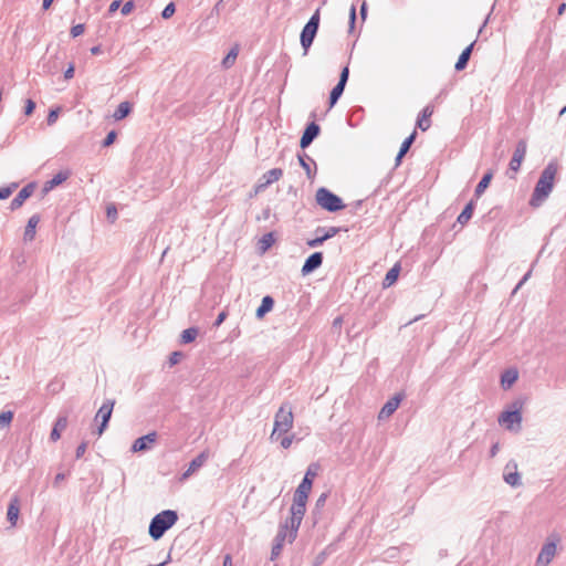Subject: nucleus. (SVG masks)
Wrapping results in <instances>:
<instances>
[{
    "label": "nucleus",
    "instance_id": "obj_49",
    "mask_svg": "<svg viewBox=\"0 0 566 566\" xmlns=\"http://www.w3.org/2000/svg\"><path fill=\"white\" fill-rule=\"evenodd\" d=\"M355 21H356V8H355V6H352L350 11H349V30L350 31L354 29Z\"/></svg>",
    "mask_w": 566,
    "mask_h": 566
},
{
    "label": "nucleus",
    "instance_id": "obj_12",
    "mask_svg": "<svg viewBox=\"0 0 566 566\" xmlns=\"http://www.w3.org/2000/svg\"><path fill=\"white\" fill-rule=\"evenodd\" d=\"M157 440V433L155 431L149 432L138 439H136L132 446V452H143L150 450Z\"/></svg>",
    "mask_w": 566,
    "mask_h": 566
},
{
    "label": "nucleus",
    "instance_id": "obj_6",
    "mask_svg": "<svg viewBox=\"0 0 566 566\" xmlns=\"http://www.w3.org/2000/svg\"><path fill=\"white\" fill-rule=\"evenodd\" d=\"M315 198L317 205L329 212L342 210L345 207L338 196L324 187L317 189Z\"/></svg>",
    "mask_w": 566,
    "mask_h": 566
},
{
    "label": "nucleus",
    "instance_id": "obj_30",
    "mask_svg": "<svg viewBox=\"0 0 566 566\" xmlns=\"http://www.w3.org/2000/svg\"><path fill=\"white\" fill-rule=\"evenodd\" d=\"M399 272H400V266L399 264H395L386 274L385 279H384V282H382V285L385 287H389L390 285H392L397 279H398V275H399Z\"/></svg>",
    "mask_w": 566,
    "mask_h": 566
},
{
    "label": "nucleus",
    "instance_id": "obj_22",
    "mask_svg": "<svg viewBox=\"0 0 566 566\" xmlns=\"http://www.w3.org/2000/svg\"><path fill=\"white\" fill-rule=\"evenodd\" d=\"M433 113V109L431 106H426L421 114L418 117L417 126L422 130L426 132L430 127V117Z\"/></svg>",
    "mask_w": 566,
    "mask_h": 566
},
{
    "label": "nucleus",
    "instance_id": "obj_32",
    "mask_svg": "<svg viewBox=\"0 0 566 566\" xmlns=\"http://www.w3.org/2000/svg\"><path fill=\"white\" fill-rule=\"evenodd\" d=\"M298 161L302 168L306 171L308 178L313 177L311 165L315 166V161L305 153L298 154Z\"/></svg>",
    "mask_w": 566,
    "mask_h": 566
},
{
    "label": "nucleus",
    "instance_id": "obj_10",
    "mask_svg": "<svg viewBox=\"0 0 566 566\" xmlns=\"http://www.w3.org/2000/svg\"><path fill=\"white\" fill-rule=\"evenodd\" d=\"M319 465L317 463H311L305 472L304 479L295 490L294 495H308L313 480L317 475Z\"/></svg>",
    "mask_w": 566,
    "mask_h": 566
},
{
    "label": "nucleus",
    "instance_id": "obj_31",
    "mask_svg": "<svg viewBox=\"0 0 566 566\" xmlns=\"http://www.w3.org/2000/svg\"><path fill=\"white\" fill-rule=\"evenodd\" d=\"M473 210H474V202L471 200L465 207L464 209L462 210V212L459 214L457 221L460 223V224H465L468 223V221L472 218V214H473Z\"/></svg>",
    "mask_w": 566,
    "mask_h": 566
},
{
    "label": "nucleus",
    "instance_id": "obj_47",
    "mask_svg": "<svg viewBox=\"0 0 566 566\" xmlns=\"http://www.w3.org/2000/svg\"><path fill=\"white\" fill-rule=\"evenodd\" d=\"M35 108V103L32 99L25 101L24 114L31 115Z\"/></svg>",
    "mask_w": 566,
    "mask_h": 566
},
{
    "label": "nucleus",
    "instance_id": "obj_21",
    "mask_svg": "<svg viewBox=\"0 0 566 566\" xmlns=\"http://www.w3.org/2000/svg\"><path fill=\"white\" fill-rule=\"evenodd\" d=\"M70 177L69 171H60L52 179L48 180L43 186V191L49 192L53 190L56 186L64 182Z\"/></svg>",
    "mask_w": 566,
    "mask_h": 566
},
{
    "label": "nucleus",
    "instance_id": "obj_42",
    "mask_svg": "<svg viewBox=\"0 0 566 566\" xmlns=\"http://www.w3.org/2000/svg\"><path fill=\"white\" fill-rule=\"evenodd\" d=\"M176 11V7L172 2L168 3L161 12L164 19H169Z\"/></svg>",
    "mask_w": 566,
    "mask_h": 566
},
{
    "label": "nucleus",
    "instance_id": "obj_55",
    "mask_svg": "<svg viewBox=\"0 0 566 566\" xmlns=\"http://www.w3.org/2000/svg\"><path fill=\"white\" fill-rule=\"evenodd\" d=\"M180 356H181V354L178 353V352L171 353L170 358H169L170 365L177 364L179 361V359H180Z\"/></svg>",
    "mask_w": 566,
    "mask_h": 566
},
{
    "label": "nucleus",
    "instance_id": "obj_60",
    "mask_svg": "<svg viewBox=\"0 0 566 566\" xmlns=\"http://www.w3.org/2000/svg\"><path fill=\"white\" fill-rule=\"evenodd\" d=\"M91 53H92L93 55H97V54H99V53H101V48H99V46H93V48L91 49Z\"/></svg>",
    "mask_w": 566,
    "mask_h": 566
},
{
    "label": "nucleus",
    "instance_id": "obj_28",
    "mask_svg": "<svg viewBox=\"0 0 566 566\" xmlns=\"http://www.w3.org/2000/svg\"><path fill=\"white\" fill-rule=\"evenodd\" d=\"M472 49H473V43H471L469 46H467L462 53L460 54L457 63H455V70L457 71H461L463 70L467 64H468V61L470 59V55H471V52H472Z\"/></svg>",
    "mask_w": 566,
    "mask_h": 566
},
{
    "label": "nucleus",
    "instance_id": "obj_56",
    "mask_svg": "<svg viewBox=\"0 0 566 566\" xmlns=\"http://www.w3.org/2000/svg\"><path fill=\"white\" fill-rule=\"evenodd\" d=\"M499 450H500V444H499V442H496V443H494V444L491 447V449H490V455H491V457H495V455L497 454Z\"/></svg>",
    "mask_w": 566,
    "mask_h": 566
},
{
    "label": "nucleus",
    "instance_id": "obj_4",
    "mask_svg": "<svg viewBox=\"0 0 566 566\" xmlns=\"http://www.w3.org/2000/svg\"><path fill=\"white\" fill-rule=\"evenodd\" d=\"M293 408L290 402H284L274 416V424L270 439L272 441L279 440L282 434H286L293 428Z\"/></svg>",
    "mask_w": 566,
    "mask_h": 566
},
{
    "label": "nucleus",
    "instance_id": "obj_64",
    "mask_svg": "<svg viewBox=\"0 0 566 566\" xmlns=\"http://www.w3.org/2000/svg\"><path fill=\"white\" fill-rule=\"evenodd\" d=\"M170 560V555L167 556V559L164 560L163 563L158 564V565H153V564H149L147 566H165L166 564H168Z\"/></svg>",
    "mask_w": 566,
    "mask_h": 566
},
{
    "label": "nucleus",
    "instance_id": "obj_33",
    "mask_svg": "<svg viewBox=\"0 0 566 566\" xmlns=\"http://www.w3.org/2000/svg\"><path fill=\"white\" fill-rule=\"evenodd\" d=\"M197 336H198L197 328H195V327L187 328L181 333V342L184 344L191 343L196 339Z\"/></svg>",
    "mask_w": 566,
    "mask_h": 566
},
{
    "label": "nucleus",
    "instance_id": "obj_37",
    "mask_svg": "<svg viewBox=\"0 0 566 566\" xmlns=\"http://www.w3.org/2000/svg\"><path fill=\"white\" fill-rule=\"evenodd\" d=\"M322 231H324V233L321 237H322V239L325 242L326 240H328V239L333 238L334 235H336L338 233L339 229L336 228V227H329L327 230H324L322 228H318L316 230L317 233L322 232Z\"/></svg>",
    "mask_w": 566,
    "mask_h": 566
},
{
    "label": "nucleus",
    "instance_id": "obj_46",
    "mask_svg": "<svg viewBox=\"0 0 566 566\" xmlns=\"http://www.w3.org/2000/svg\"><path fill=\"white\" fill-rule=\"evenodd\" d=\"M83 32H84L83 24H76V25L72 27V29H71V35L73 38L80 36L81 34H83Z\"/></svg>",
    "mask_w": 566,
    "mask_h": 566
},
{
    "label": "nucleus",
    "instance_id": "obj_15",
    "mask_svg": "<svg viewBox=\"0 0 566 566\" xmlns=\"http://www.w3.org/2000/svg\"><path fill=\"white\" fill-rule=\"evenodd\" d=\"M323 263V254L322 252H314L311 254L304 262L302 266V273L303 275H306L317 268H319Z\"/></svg>",
    "mask_w": 566,
    "mask_h": 566
},
{
    "label": "nucleus",
    "instance_id": "obj_17",
    "mask_svg": "<svg viewBox=\"0 0 566 566\" xmlns=\"http://www.w3.org/2000/svg\"><path fill=\"white\" fill-rule=\"evenodd\" d=\"M33 190L34 186L32 184L24 186L11 201V209L15 210L20 208L24 201L33 193Z\"/></svg>",
    "mask_w": 566,
    "mask_h": 566
},
{
    "label": "nucleus",
    "instance_id": "obj_34",
    "mask_svg": "<svg viewBox=\"0 0 566 566\" xmlns=\"http://www.w3.org/2000/svg\"><path fill=\"white\" fill-rule=\"evenodd\" d=\"M344 88H345L344 84L337 83L336 86L332 90L331 95H329V105L331 106H334L336 104L338 98L342 96Z\"/></svg>",
    "mask_w": 566,
    "mask_h": 566
},
{
    "label": "nucleus",
    "instance_id": "obj_25",
    "mask_svg": "<svg viewBox=\"0 0 566 566\" xmlns=\"http://www.w3.org/2000/svg\"><path fill=\"white\" fill-rule=\"evenodd\" d=\"M274 301L271 296H264L262 298L261 305L256 310V317L262 318L268 312H270L273 308Z\"/></svg>",
    "mask_w": 566,
    "mask_h": 566
},
{
    "label": "nucleus",
    "instance_id": "obj_35",
    "mask_svg": "<svg viewBox=\"0 0 566 566\" xmlns=\"http://www.w3.org/2000/svg\"><path fill=\"white\" fill-rule=\"evenodd\" d=\"M237 56H238V49H235V48L231 49L229 51V53L226 55V57L222 60V65L226 69L231 67L234 64Z\"/></svg>",
    "mask_w": 566,
    "mask_h": 566
},
{
    "label": "nucleus",
    "instance_id": "obj_43",
    "mask_svg": "<svg viewBox=\"0 0 566 566\" xmlns=\"http://www.w3.org/2000/svg\"><path fill=\"white\" fill-rule=\"evenodd\" d=\"M115 138H116V132L115 130L109 132L103 142V146L104 147L111 146L114 143Z\"/></svg>",
    "mask_w": 566,
    "mask_h": 566
},
{
    "label": "nucleus",
    "instance_id": "obj_16",
    "mask_svg": "<svg viewBox=\"0 0 566 566\" xmlns=\"http://www.w3.org/2000/svg\"><path fill=\"white\" fill-rule=\"evenodd\" d=\"M283 176V170L281 168H273L268 170L261 179L256 190L264 189L271 184L277 181Z\"/></svg>",
    "mask_w": 566,
    "mask_h": 566
},
{
    "label": "nucleus",
    "instance_id": "obj_29",
    "mask_svg": "<svg viewBox=\"0 0 566 566\" xmlns=\"http://www.w3.org/2000/svg\"><path fill=\"white\" fill-rule=\"evenodd\" d=\"M132 111V105L129 102H122L115 109L113 117L115 120H120L125 118Z\"/></svg>",
    "mask_w": 566,
    "mask_h": 566
},
{
    "label": "nucleus",
    "instance_id": "obj_52",
    "mask_svg": "<svg viewBox=\"0 0 566 566\" xmlns=\"http://www.w3.org/2000/svg\"><path fill=\"white\" fill-rule=\"evenodd\" d=\"M74 65L70 64L69 67L64 71V78L70 80L74 76Z\"/></svg>",
    "mask_w": 566,
    "mask_h": 566
},
{
    "label": "nucleus",
    "instance_id": "obj_41",
    "mask_svg": "<svg viewBox=\"0 0 566 566\" xmlns=\"http://www.w3.org/2000/svg\"><path fill=\"white\" fill-rule=\"evenodd\" d=\"M17 188V184H12L11 186H8V187H1L0 188V199H7L11 196L13 189Z\"/></svg>",
    "mask_w": 566,
    "mask_h": 566
},
{
    "label": "nucleus",
    "instance_id": "obj_26",
    "mask_svg": "<svg viewBox=\"0 0 566 566\" xmlns=\"http://www.w3.org/2000/svg\"><path fill=\"white\" fill-rule=\"evenodd\" d=\"M518 374L515 369H507L501 376V384L504 388H510L516 380Z\"/></svg>",
    "mask_w": 566,
    "mask_h": 566
},
{
    "label": "nucleus",
    "instance_id": "obj_38",
    "mask_svg": "<svg viewBox=\"0 0 566 566\" xmlns=\"http://www.w3.org/2000/svg\"><path fill=\"white\" fill-rule=\"evenodd\" d=\"M274 242V237L272 233H265L260 240L261 248L263 251L268 250Z\"/></svg>",
    "mask_w": 566,
    "mask_h": 566
},
{
    "label": "nucleus",
    "instance_id": "obj_27",
    "mask_svg": "<svg viewBox=\"0 0 566 566\" xmlns=\"http://www.w3.org/2000/svg\"><path fill=\"white\" fill-rule=\"evenodd\" d=\"M493 174L491 171L486 172L474 190L475 198H480L482 193L485 191V189L489 187L491 180H492Z\"/></svg>",
    "mask_w": 566,
    "mask_h": 566
},
{
    "label": "nucleus",
    "instance_id": "obj_39",
    "mask_svg": "<svg viewBox=\"0 0 566 566\" xmlns=\"http://www.w3.org/2000/svg\"><path fill=\"white\" fill-rule=\"evenodd\" d=\"M13 419V412L12 411H2L0 413V427L8 426Z\"/></svg>",
    "mask_w": 566,
    "mask_h": 566
},
{
    "label": "nucleus",
    "instance_id": "obj_53",
    "mask_svg": "<svg viewBox=\"0 0 566 566\" xmlns=\"http://www.w3.org/2000/svg\"><path fill=\"white\" fill-rule=\"evenodd\" d=\"M532 275V270H530L527 273L524 274V276L522 277V280L517 283L516 287L514 291H517L518 289L522 287V285L531 277Z\"/></svg>",
    "mask_w": 566,
    "mask_h": 566
},
{
    "label": "nucleus",
    "instance_id": "obj_3",
    "mask_svg": "<svg viewBox=\"0 0 566 566\" xmlns=\"http://www.w3.org/2000/svg\"><path fill=\"white\" fill-rule=\"evenodd\" d=\"M178 521V513L174 510H165L156 514L148 527L149 536L154 541L160 539L164 534L171 528Z\"/></svg>",
    "mask_w": 566,
    "mask_h": 566
},
{
    "label": "nucleus",
    "instance_id": "obj_20",
    "mask_svg": "<svg viewBox=\"0 0 566 566\" xmlns=\"http://www.w3.org/2000/svg\"><path fill=\"white\" fill-rule=\"evenodd\" d=\"M67 427V417L66 416H59L54 427L50 433V440L52 442H56L61 438L62 431L65 430Z\"/></svg>",
    "mask_w": 566,
    "mask_h": 566
},
{
    "label": "nucleus",
    "instance_id": "obj_54",
    "mask_svg": "<svg viewBox=\"0 0 566 566\" xmlns=\"http://www.w3.org/2000/svg\"><path fill=\"white\" fill-rule=\"evenodd\" d=\"M226 317H227V313L224 311L219 313V315L214 322V326H217V327L220 326L224 322Z\"/></svg>",
    "mask_w": 566,
    "mask_h": 566
},
{
    "label": "nucleus",
    "instance_id": "obj_57",
    "mask_svg": "<svg viewBox=\"0 0 566 566\" xmlns=\"http://www.w3.org/2000/svg\"><path fill=\"white\" fill-rule=\"evenodd\" d=\"M120 6L119 0H115L109 4V12H115Z\"/></svg>",
    "mask_w": 566,
    "mask_h": 566
},
{
    "label": "nucleus",
    "instance_id": "obj_24",
    "mask_svg": "<svg viewBox=\"0 0 566 566\" xmlns=\"http://www.w3.org/2000/svg\"><path fill=\"white\" fill-rule=\"evenodd\" d=\"M40 222V217L38 214H33L25 227L24 230V240L32 241L35 237V229L38 223Z\"/></svg>",
    "mask_w": 566,
    "mask_h": 566
},
{
    "label": "nucleus",
    "instance_id": "obj_23",
    "mask_svg": "<svg viewBox=\"0 0 566 566\" xmlns=\"http://www.w3.org/2000/svg\"><path fill=\"white\" fill-rule=\"evenodd\" d=\"M208 457L205 452L198 454L189 464V468L184 473V478H188L193 472H196L199 468H201L207 461Z\"/></svg>",
    "mask_w": 566,
    "mask_h": 566
},
{
    "label": "nucleus",
    "instance_id": "obj_1",
    "mask_svg": "<svg viewBox=\"0 0 566 566\" xmlns=\"http://www.w3.org/2000/svg\"><path fill=\"white\" fill-rule=\"evenodd\" d=\"M308 497H294L290 507L291 516L279 526L271 549V559L277 558L283 549L284 543H293L297 536V531L306 512V502Z\"/></svg>",
    "mask_w": 566,
    "mask_h": 566
},
{
    "label": "nucleus",
    "instance_id": "obj_11",
    "mask_svg": "<svg viewBox=\"0 0 566 566\" xmlns=\"http://www.w3.org/2000/svg\"><path fill=\"white\" fill-rule=\"evenodd\" d=\"M527 145L525 140H520L515 147L513 156L510 160V169L517 172L526 155Z\"/></svg>",
    "mask_w": 566,
    "mask_h": 566
},
{
    "label": "nucleus",
    "instance_id": "obj_61",
    "mask_svg": "<svg viewBox=\"0 0 566 566\" xmlns=\"http://www.w3.org/2000/svg\"><path fill=\"white\" fill-rule=\"evenodd\" d=\"M343 323V318L340 316L336 317L333 322L334 326H340Z\"/></svg>",
    "mask_w": 566,
    "mask_h": 566
},
{
    "label": "nucleus",
    "instance_id": "obj_48",
    "mask_svg": "<svg viewBox=\"0 0 566 566\" xmlns=\"http://www.w3.org/2000/svg\"><path fill=\"white\" fill-rule=\"evenodd\" d=\"M133 9H134V2L133 1H127L122 7V14L123 15H128L133 11Z\"/></svg>",
    "mask_w": 566,
    "mask_h": 566
},
{
    "label": "nucleus",
    "instance_id": "obj_58",
    "mask_svg": "<svg viewBox=\"0 0 566 566\" xmlns=\"http://www.w3.org/2000/svg\"><path fill=\"white\" fill-rule=\"evenodd\" d=\"M117 211L115 207H108L107 208V216L108 218H116Z\"/></svg>",
    "mask_w": 566,
    "mask_h": 566
},
{
    "label": "nucleus",
    "instance_id": "obj_7",
    "mask_svg": "<svg viewBox=\"0 0 566 566\" xmlns=\"http://www.w3.org/2000/svg\"><path fill=\"white\" fill-rule=\"evenodd\" d=\"M560 542V536L557 533H552L546 543L541 548V552L537 556L535 566H548L549 563L556 555L557 544Z\"/></svg>",
    "mask_w": 566,
    "mask_h": 566
},
{
    "label": "nucleus",
    "instance_id": "obj_59",
    "mask_svg": "<svg viewBox=\"0 0 566 566\" xmlns=\"http://www.w3.org/2000/svg\"><path fill=\"white\" fill-rule=\"evenodd\" d=\"M222 566H232V557H231V555L228 554V555L224 556Z\"/></svg>",
    "mask_w": 566,
    "mask_h": 566
},
{
    "label": "nucleus",
    "instance_id": "obj_50",
    "mask_svg": "<svg viewBox=\"0 0 566 566\" xmlns=\"http://www.w3.org/2000/svg\"><path fill=\"white\" fill-rule=\"evenodd\" d=\"M323 243H324V240L322 239V237H321V235H319V237H317V238H315V239H312V240H308V241H307V245H308L310 248H316V247L322 245Z\"/></svg>",
    "mask_w": 566,
    "mask_h": 566
},
{
    "label": "nucleus",
    "instance_id": "obj_14",
    "mask_svg": "<svg viewBox=\"0 0 566 566\" xmlns=\"http://www.w3.org/2000/svg\"><path fill=\"white\" fill-rule=\"evenodd\" d=\"M319 130L321 128L315 122L308 124L301 137L300 146L302 148L308 147L312 144V142L318 136Z\"/></svg>",
    "mask_w": 566,
    "mask_h": 566
},
{
    "label": "nucleus",
    "instance_id": "obj_51",
    "mask_svg": "<svg viewBox=\"0 0 566 566\" xmlns=\"http://www.w3.org/2000/svg\"><path fill=\"white\" fill-rule=\"evenodd\" d=\"M348 75H349L348 67H344L340 73L338 84H344V86H345L347 83V80H348Z\"/></svg>",
    "mask_w": 566,
    "mask_h": 566
},
{
    "label": "nucleus",
    "instance_id": "obj_5",
    "mask_svg": "<svg viewBox=\"0 0 566 566\" xmlns=\"http://www.w3.org/2000/svg\"><path fill=\"white\" fill-rule=\"evenodd\" d=\"M512 407L513 409H506L500 413L497 422L505 430L517 433L522 429L523 420L521 405L518 402H514Z\"/></svg>",
    "mask_w": 566,
    "mask_h": 566
},
{
    "label": "nucleus",
    "instance_id": "obj_40",
    "mask_svg": "<svg viewBox=\"0 0 566 566\" xmlns=\"http://www.w3.org/2000/svg\"><path fill=\"white\" fill-rule=\"evenodd\" d=\"M293 439H294V434H291V436L282 434L279 438L280 444L283 449H289L293 442Z\"/></svg>",
    "mask_w": 566,
    "mask_h": 566
},
{
    "label": "nucleus",
    "instance_id": "obj_13",
    "mask_svg": "<svg viewBox=\"0 0 566 566\" xmlns=\"http://www.w3.org/2000/svg\"><path fill=\"white\" fill-rule=\"evenodd\" d=\"M401 396L400 395H396L394 396L392 398H390L384 406L382 408L380 409L379 413H378V419L379 420H386L388 419L399 407L400 402H401Z\"/></svg>",
    "mask_w": 566,
    "mask_h": 566
},
{
    "label": "nucleus",
    "instance_id": "obj_44",
    "mask_svg": "<svg viewBox=\"0 0 566 566\" xmlns=\"http://www.w3.org/2000/svg\"><path fill=\"white\" fill-rule=\"evenodd\" d=\"M57 117H59V108L51 109L48 115V119H46L48 124L53 125L56 122Z\"/></svg>",
    "mask_w": 566,
    "mask_h": 566
},
{
    "label": "nucleus",
    "instance_id": "obj_19",
    "mask_svg": "<svg viewBox=\"0 0 566 566\" xmlns=\"http://www.w3.org/2000/svg\"><path fill=\"white\" fill-rule=\"evenodd\" d=\"M516 469L517 465L515 462L507 463V465L505 467V472L503 475L504 481L512 486L520 484V474L516 471Z\"/></svg>",
    "mask_w": 566,
    "mask_h": 566
},
{
    "label": "nucleus",
    "instance_id": "obj_2",
    "mask_svg": "<svg viewBox=\"0 0 566 566\" xmlns=\"http://www.w3.org/2000/svg\"><path fill=\"white\" fill-rule=\"evenodd\" d=\"M557 170L558 166L554 161L544 168L528 201L532 208H539L547 200L554 189Z\"/></svg>",
    "mask_w": 566,
    "mask_h": 566
},
{
    "label": "nucleus",
    "instance_id": "obj_62",
    "mask_svg": "<svg viewBox=\"0 0 566 566\" xmlns=\"http://www.w3.org/2000/svg\"><path fill=\"white\" fill-rule=\"evenodd\" d=\"M54 0H43V9H49Z\"/></svg>",
    "mask_w": 566,
    "mask_h": 566
},
{
    "label": "nucleus",
    "instance_id": "obj_8",
    "mask_svg": "<svg viewBox=\"0 0 566 566\" xmlns=\"http://www.w3.org/2000/svg\"><path fill=\"white\" fill-rule=\"evenodd\" d=\"M319 25V9H317L314 14L310 18L308 22L302 30L301 33V44L304 49V54H307L310 46L312 45L314 38L317 33Z\"/></svg>",
    "mask_w": 566,
    "mask_h": 566
},
{
    "label": "nucleus",
    "instance_id": "obj_36",
    "mask_svg": "<svg viewBox=\"0 0 566 566\" xmlns=\"http://www.w3.org/2000/svg\"><path fill=\"white\" fill-rule=\"evenodd\" d=\"M415 137H416V132H413L409 137H407L403 143L401 144V147H400V157H403L407 151L409 150L411 144L413 143L415 140Z\"/></svg>",
    "mask_w": 566,
    "mask_h": 566
},
{
    "label": "nucleus",
    "instance_id": "obj_63",
    "mask_svg": "<svg viewBox=\"0 0 566 566\" xmlns=\"http://www.w3.org/2000/svg\"><path fill=\"white\" fill-rule=\"evenodd\" d=\"M366 12H367L366 4L363 3V6L360 8V15H361L363 19L366 18Z\"/></svg>",
    "mask_w": 566,
    "mask_h": 566
},
{
    "label": "nucleus",
    "instance_id": "obj_9",
    "mask_svg": "<svg viewBox=\"0 0 566 566\" xmlns=\"http://www.w3.org/2000/svg\"><path fill=\"white\" fill-rule=\"evenodd\" d=\"M115 406L114 399H106L103 405L99 407L95 415V421H101V424L97 428V434L102 436L105 429L107 428V423L112 417V412Z\"/></svg>",
    "mask_w": 566,
    "mask_h": 566
},
{
    "label": "nucleus",
    "instance_id": "obj_18",
    "mask_svg": "<svg viewBox=\"0 0 566 566\" xmlns=\"http://www.w3.org/2000/svg\"><path fill=\"white\" fill-rule=\"evenodd\" d=\"M21 510L20 499L13 497L7 511V520L11 526H15Z\"/></svg>",
    "mask_w": 566,
    "mask_h": 566
},
{
    "label": "nucleus",
    "instance_id": "obj_45",
    "mask_svg": "<svg viewBox=\"0 0 566 566\" xmlns=\"http://www.w3.org/2000/svg\"><path fill=\"white\" fill-rule=\"evenodd\" d=\"M86 449H87V442H82L81 444H78V447L76 448V451H75V457L76 459H80L84 455V453L86 452Z\"/></svg>",
    "mask_w": 566,
    "mask_h": 566
}]
</instances>
